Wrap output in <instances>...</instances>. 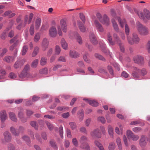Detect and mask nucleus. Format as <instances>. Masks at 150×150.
<instances>
[{"label": "nucleus", "mask_w": 150, "mask_h": 150, "mask_svg": "<svg viewBox=\"0 0 150 150\" xmlns=\"http://www.w3.org/2000/svg\"><path fill=\"white\" fill-rule=\"evenodd\" d=\"M8 77L11 79H14L16 77L17 75L14 73L11 72L9 74Z\"/></svg>", "instance_id": "nucleus-59"}, {"label": "nucleus", "mask_w": 150, "mask_h": 150, "mask_svg": "<svg viewBox=\"0 0 150 150\" xmlns=\"http://www.w3.org/2000/svg\"><path fill=\"white\" fill-rule=\"evenodd\" d=\"M16 52L14 53V56H6L3 59V60L7 63H11L13 62L15 59L16 56L17 52L18 51V49L16 50Z\"/></svg>", "instance_id": "nucleus-10"}, {"label": "nucleus", "mask_w": 150, "mask_h": 150, "mask_svg": "<svg viewBox=\"0 0 150 150\" xmlns=\"http://www.w3.org/2000/svg\"><path fill=\"white\" fill-rule=\"evenodd\" d=\"M91 136L93 138H100L101 137V134L99 132L98 129H96L91 132Z\"/></svg>", "instance_id": "nucleus-11"}, {"label": "nucleus", "mask_w": 150, "mask_h": 150, "mask_svg": "<svg viewBox=\"0 0 150 150\" xmlns=\"http://www.w3.org/2000/svg\"><path fill=\"white\" fill-rule=\"evenodd\" d=\"M30 69V66L29 65H26L21 73L19 75V77L21 79L24 78H27L31 76V75L28 71Z\"/></svg>", "instance_id": "nucleus-3"}, {"label": "nucleus", "mask_w": 150, "mask_h": 150, "mask_svg": "<svg viewBox=\"0 0 150 150\" xmlns=\"http://www.w3.org/2000/svg\"><path fill=\"white\" fill-rule=\"evenodd\" d=\"M132 130L135 133H138L142 131V129L138 127H134L132 129Z\"/></svg>", "instance_id": "nucleus-53"}, {"label": "nucleus", "mask_w": 150, "mask_h": 150, "mask_svg": "<svg viewBox=\"0 0 150 150\" xmlns=\"http://www.w3.org/2000/svg\"><path fill=\"white\" fill-rule=\"evenodd\" d=\"M46 123L49 129L50 130H52L53 128L52 125L47 122H46Z\"/></svg>", "instance_id": "nucleus-60"}, {"label": "nucleus", "mask_w": 150, "mask_h": 150, "mask_svg": "<svg viewBox=\"0 0 150 150\" xmlns=\"http://www.w3.org/2000/svg\"><path fill=\"white\" fill-rule=\"evenodd\" d=\"M139 136L138 135H135L134 134L130 139L133 141H136L139 139Z\"/></svg>", "instance_id": "nucleus-57"}, {"label": "nucleus", "mask_w": 150, "mask_h": 150, "mask_svg": "<svg viewBox=\"0 0 150 150\" xmlns=\"http://www.w3.org/2000/svg\"><path fill=\"white\" fill-rule=\"evenodd\" d=\"M147 72L146 70L144 69L143 68L141 70H140V73L141 74L142 76H144L146 74Z\"/></svg>", "instance_id": "nucleus-64"}, {"label": "nucleus", "mask_w": 150, "mask_h": 150, "mask_svg": "<svg viewBox=\"0 0 150 150\" xmlns=\"http://www.w3.org/2000/svg\"><path fill=\"white\" fill-rule=\"evenodd\" d=\"M9 115L10 119L11 120L15 122H16L17 120L15 114L12 112H9Z\"/></svg>", "instance_id": "nucleus-30"}, {"label": "nucleus", "mask_w": 150, "mask_h": 150, "mask_svg": "<svg viewBox=\"0 0 150 150\" xmlns=\"http://www.w3.org/2000/svg\"><path fill=\"white\" fill-rule=\"evenodd\" d=\"M22 139L26 142L28 145H29L30 142V138L28 136L26 135L22 137Z\"/></svg>", "instance_id": "nucleus-42"}, {"label": "nucleus", "mask_w": 150, "mask_h": 150, "mask_svg": "<svg viewBox=\"0 0 150 150\" xmlns=\"http://www.w3.org/2000/svg\"><path fill=\"white\" fill-rule=\"evenodd\" d=\"M10 131L15 136H18L19 134V132L17 129H16L14 127H11L10 128Z\"/></svg>", "instance_id": "nucleus-33"}, {"label": "nucleus", "mask_w": 150, "mask_h": 150, "mask_svg": "<svg viewBox=\"0 0 150 150\" xmlns=\"http://www.w3.org/2000/svg\"><path fill=\"white\" fill-rule=\"evenodd\" d=\"M40 38V34L39 33H36L34 38V41L36 42H38Z\"/></svg>", "instance_id": "nucleus-36"}, {"label": "nucleus", "mask_w": 150, "mask_h": 150, "mask_svg": "<svg viewBox=\"0 0 150 150\" xmlns=\"http://www.w3.org/2000/svg\"><path fill=\"white\" fill-rule=\"evenodd\" d=\"M146 138L144 136H142L140 140L139 144L141 146H144L146 145Z\"/></svg>", "instance_id": "nucleus-29"}, {"label": "nucleus", "mask_w": 150, "mask_h": 150, "mask_svg": "<svg viewBox=\"0 0 150 150\" xmlns=\"http://www.w3.org/2000/svg\"><path fill=\"white\" fill-rule=\"evenodd\" d=\"M18 116L23 122H25L26 121V119L24 116V111L23 109H20L19 111Z\"/></svg>", "instance_id": "nucleus-14"}, {"label": "nucleus", "mask_w": 150, "mask_h": 150, "mask_svg": "<svg viewBox=\"0 0 150 150\" xmlns=\"http://www.w3.org/2000/svg\"><path fill=\"white\" fill-rule=\"evenodd\" d=\"M35 31L34 29V25L33 24H32L30 28L29 33L31 35H33Z\"/></svg>", "instance_id": "nucleus-50"}, {"label": "nucleus", "mask_w": 150, "mask_h": 150, "mask_svg": "<svg viewBox=\"0 0 150 150\" xmlns=\"http://www.w3.org/2000/svg\"><path fill=\"white\" fill-rule=\"evenodd\" d=\"M60 24L63 32H67V28L66 20L64 19H61L60 21Z\"/></svg>", "instance_id": "nucleus-13"}, {"label": "nucleus", "mask_w": 150, "mask_h": 150, "mask_svg": "<svg viewBox=\"0 0 150 150\" xmlns=\"http://www.w3.org/2000/svg\"><path fill=\"white\" fill-rule=\"evenodd\" d=\"M118 126L119 128L116 127L115 128V131L118 135H122L123 133V127L121 124H119Z\"/></svg>", "instance_id": "nucleus-18"}, {"label": "nucleus", "mask_w": 150, "mask_h": 150, "mask_svg": "<svg viewBox=\"0 0 150 150\" xmlns=\"http://www.w3.org/2000/svg\"><path fill=\"white\" fill-rule=\"evenodd\" d=\"M49 45V41L46 38H44L42 40L41 46L42 50L44 51L45 50L48 48Z\"/></svg>", "instance_id": "nucleus-16"}, {"label": "nucleus", "mask_w": 150, "mask_h": 150, "mask_svg": "<svg viewBox=\"0 0 150 150\" xmlns=\"http://www.w3.org/2000/svg\"><path fill=\"white\" fill-rule=\"evenodd\" d=\"M95 26L97 30L100 32H103L104 30L101 25L97 21H95L94 22Z\"/></svg>", "instance_id": "nucleus-20"}, {"label": "nucleus", "mask_w": 150, "mask_h": 150, "mask_svg": "<svg viewBox=\"0 0 150 150\" xmlns=\"http://www.w3.org/2000/svg\"><path fill=\"white\" fill-rule=\"evenodd\" d=\"M50 35L52 37H54L56 36L57 31L55 28L54 27H51L49 30Z\"/></svg>", "instance_id": "nucleus-19"}, {"label": "nucleus", "mask_w": 150, "mask_h": 150, "mask_svg": "<svg viewBox=\"0 0 150 150\" xmlns=\"http://www.w3.org/2000/svg\"><path fill=\"white\" fill-rule=\"evenodd\" d=\"M146 48L148 52L150 53V40L148 41L146 44Z\"/></svg>", "instance_id": "nucleus-62"}, {"label": "nucleus", "mask_w": 150, "mask_h": 150, "mask_svg": "<svg viewBox=\"0 0 150 150\" xmlns=\"http://www.w3.org/2000/svg\"><path fill=\"white\" fill-rule=\"evenodd\" d=\"M132 38L129 36H127V40L128 43L131 45H133L134 43L137 44L139 42L140 39L138 37L137 34L134 33L132 34Z\"/></svg>", "instance_id": "nucleus-2"}, {"label": "nucleus", "mask_w": 150, "mask_h": 150, "mask_svg": "<svg viewBox=\"0 0 150 150\" xmlns=\"http://www.w3.org/2000/svg\"><path fill=\"white\" fill-rule=\"evenodd\" d=\"M97 119L98 121L100 122L103 124L105 122V120L104 117H99Z\"/></svg>", "instance_id": "nucleus-56"}, {"label": "nucleus", "mask_w": 150, "mask_h": 150, "mask_svg": "<svg viewBox=\"0 0 150 150\" xmlns=\"http://www.w3.org/2000/svg\"><path fill=\"white\" fill-rule=\"evenodd\" d=\"M26 62V59L25 58L21 59H19L14 63L13 67L16 69L21 68Z\"/></svg>", "instance_id": "nucleus-8"}, {"label": "nucleus", "mask_w": 150, "mask_h": 150, "mask_svg": "<svg viewBox=\"0 0 150 150\" xmlns=\"http://www.w3.org/2000/svg\"><path fill=\"white\" fill-rule=\"evenodd\" d=\"M59 133L60 134V135L61 137L62 138H63V127L62 126H60L59 127Z\"/></svg>", "instance_id": "nucleus-54"}, {"label": "nucleus", "mask_w": 150, "mask_h": 150, "mask_svg": "<svg viewBox=\"0 0 150 150\" xmlns=\"http://www.w3.org/2000/svg\"><path fill=\"white\" fill-rule=\"evenodd\" d=\"M39 48L38 47H35L34 48V50L32 54V57H35L38 52Z\"/></svg>", "instance_id": "nucleus-40"}, {"label": "nucleus", "mask_w": 150, "mask_h": 150, "mask_svg": "<svg viewBox=\"0 0 150 150\" xmlns=\"http://www.w3.org/2000/svg\"><path fill=\"white\" fill-rule=\"evenodd\" d=\"M117 44H118L119 45L120 50L122 52H124L125 50V49L123 45L122 44V43L121 42H120L119 43Z\"/></svg>", "instance_id": "nucleus-63"}, {"label": "nucleus", "mask_w": 150, "mask_h": 150, "mask_svg": "<svg viewBox=\"0 0 150 150\" xmlns=\"http://www.w3.org/2000/svg\"><path fill=\"white\" fill-rule=\"evenodd\" d=\"M8 50L6 48H0V57H2L7 52Z\"/></svg>", "instance_id": "nucleus-41"}, {"label": "nucleus", "mask_w": 150, "mask_h": 150, "mask_svg": "<svg viewBox=\"0 0 150 150\" xmlns=\"http://www.w3.org/2000/svg\"><path fill=\"white\" fill-rule=\"evenodd\" d=\"M4 139L7 142H10L11 139V136L10 133L8 131L5 132L4 134Z\"/></svg>", "instance_id": "nucleus-21"}, {"label": "nucleus", "mask_w": 150, "mask_h": 150, "mask_svg": "<svg viewBox=\"0 0 150 150\" xmlns=\"http://www.w3.org/2000/svg\"><path fill=\"white\" fill-rule=\"evenodd\" d=\"M60 42L62 47L63 49L67 50L68 49V44L64 38L62 39Z\"/></svg>", "instance_id": "nucleus-28"}, {"label": "nucleus", "mask_w": 150, "mask_h": 150, "mask_svg": "<svg viewBox=\"0 0 150 150\" xmlns=\"http://www.w3.org/2000/svg\"><path fill=\"white\" fill-rule=\"evenodd\" d=\"M108 132L110 137L112 138H113V128L110 125H109L108 127Z\"/></svg>", "instance_id": "nucleus-27"}, {"label": "nucleus", "mask_w": 150, "mask_h": 150, "mask_svg": "<svg viewBox=\"0 0 150 150\" xmlns=\"http://www.w3.org/2000/svg\"><path fill=\"white\" fill-rule=\"evenodd\" d=\"M89 55L88 53H86L84 55L83 57V59L85 61L88 63H90L91 62L90 60L88 57Z\"/></svg>", "instance_id": "nucleus-37"}, {"label": "nucleus", "mask_w": 150, "mask_h": 150, "mask_svg": "<svg viewBox=\"0 0 150 150\" xmlns=\"http://www.w3.org/2000/svg\"><path fill=\"white\" fill-rule=\"evenodd\" d=\"M87 138L85 136H82L81 137L80 141L82 143L81 147L84 149L88 150L90 149V147L88 144L86 143L83 144L84 142L87 141Z\"/></svg>", "instance_id": "nucleus-9"}, {"label": "nucleus", "mask_w": 150, "mask_h": 150, "mask_svg": "<svg viewBox=\"0 0 150 150\" xmlns=\"http://www.w3.org/2000/svg\"><path fill=\"white\" fill-rule=\"evenodd\" d=\"M70 127L72 130L76 129L77 127L75 122H71L69 123Z\"/></svg>", "instance_id": "nucleus-38"}, {"label": "nucleus", "mask_w": 150, "mask_h": 150, "mask_svg": "<svg viewBox=\"0 0 150 150\" xmlns=\"http://www.w3.org/2000/svg\"><path fill=\"white\" fill-rule=\"evenodd\" d=\"M69 56L72 58H76L79 57V53L74 50H71L69 52Z\"/></svg>", "instance_id": "nucleus-24"}, {"label": "nucleus", "mask_w": 150, "mask_h": 150, "mask_svg": "<svg viewBox=\"0 0 150 150\" xmlns=\"http://www.w3.org/2000/svg\"><path fill=\"white\" fill-rule=\"evenodd\" d=\"M78 114L79 115V120L80 121H81L83 119L84 115L83 110H79L78 113Z\"/></svg>", "instance_id": "nucleus-39"}, {"label": "nucleus", "mask_w": 150, "mask_h": 150, "mask_svg": "<svg viewBox=\"0 0 150 150\" xmlns=\"http://www.w3.org/2000/svg\"><path fill=\"white\" fill-rule=\"evenodd\" d=\"M100 22L103 24L108 25L110 24V21L107 16L104 15L102 17V19L100 20Z\"/></svg>", "instance_id": "nucleus-17"}, {"label": "nucleus", "mask_w": 150, "mask_h": 150, "mask_svg": "<svg viewBox=\"0 0 150 150\" xmlns=\"http://www.w3.org/2000/svg\"><path fill=\"white\" fill-rule=\"evenodd\" d=\"M133 134V132L129 130H127L126 131V134L129 139L130 138Z\"/></svg>", "instance_id": "nucleus-51"}, {"label": "nucleus", "mask_w": 150, "mask_h": 150, "mask_svg": "<svg viewBox=\"0 0 150 150\" xmlns=\"http://www.w3.org/2000/svg\"><path fill=\"white\" fill-rule=\"evenodd\" d=\"M107 69L108 70L110 74L111 75H114L113 71L112 69V67L109 65H108L107 66Z\"/></svg>", "instance_id": "nucleus-61"}, {"label": "nucleus", "mask_w": 150, "mask_h": 150, "mask_svg": "<svg viewBox=\"0 0 150 150\" xmlns=\"http://www.w3.org/2000/svg\"><path fill=\"white\" fill-rule=\"evenodd\" d=\"M113 37L115 41V42H117V43H118L121 42L120 39L118 36L117 34L116 33H114L113 34Z\"/></svg>", "instance_id": "nucleus-43"}, {"label": "nucleus", "mask_w": 150, "mask_h": 150, "mask_svg": "<svg viewBox=\"0 0 150 150\" xmlns=\"http://www.w3.org/2000/svg\"><path fill=\"white\" fill-rule=\"evenodd\" d=\"M144 16L143 15L141 11H139L137 14L140 18L143 20L145 22H146L144 16L147 19L150 20V12L146 9H144Z\"/></svg>", "instance_id": "nucleus-5"}, {"label": "nucleus", "mask_w": 150, "mask_h": 150, "mask_svg": "<svg viewBox=\"0 0 150 150\" xmlns=\"http://www.w3.org/2000/svg\"><path fill=\"white\" fill-rule=\"evenodd\" d=\"M48 70L47 68L42 69L40 70V73L41 74H47V73Z\"/></svg>", "instance_id": "nucleus-58"}, {"label": "nucleus", "mask_w": 150, "mask_h": 150, "mask_svg": "<svg viewBox=\"0 0 150 150\" xmlns=\"http://www.w3.org/2000/svg\"><path fill=\"white\" fill-rule=\"evenodd\" d=\"M137 29L140 34L145 35L148 34L149 31L148 29L145 26L143 25L139 22L137 23Z\"/></svg>", "instance_id": "nucleus-1"}, {"label": "nucleus", "mask_w": 150, "mask_h": 150, "mask_svg": "<svg viewBox=\"0 0 150 150\" xmlns=\"http://www.w3.org/2000/svg\"><path fill=\"white\" fill-rule=\"evenodd\" d=\"M28 47L27 45H24L23 46L22 52V55L23 56L28 51Z\"/></svg>", "instance_id": "nucleus-47"}, {"label": "nucleus", "mask_w": 150, "mask_h": 150, "mask_svg": "<svg viewBox=\"0 0 150 150\" xmlns=\"http://www.w3.org/2000/svg\"><path fill=\"white\" fill-rule=\"evenodd\" d=\"M89 38L91 42L93 45H96L97 44V41L93 34L91 33L90 35Z\"/></svg>", "instance_id": "nucleus-25"}, {"label": "nucleus", "mask_w": 150, "mask_h": 150, "mask_svg": "<svg viewBox=\"0 0 150 150\" xmlns=\"http://www.w3.org/2000/svg\"><path fill=\"white\" fill-rule=\"evenodd\" d=\"M50 144L51 146L55 149H57L58 147L56 145V143L53 140H50Z\"/></svg>", "instance_id": "nucleus-49"}, {"label": "nucleus", "mask_w": 150, "mask_h": 150, "mask_svg": "<svg viewBox=\"0 0 150 150\" xmlns=\"http://www.w3.org/2000/svg\"><path fill=\"white\" fill-rule=\"evenodd\" d=\"M83 100L93 106L96 107L98 105V102L95 100H91L86 98H84Z\"/></svg>", "instance_id": "nucleus-23"}, {"label": "nucleus", "mask_w": 150, "mask_h": 150, "mask_svg": "<svg viewBox=\"0 0 150 150\" xmlns=\"http://www.w3.org/2000/svg\"><path fill=\"white\" fill-rule=\"evenodd\" d=\"M13 23V21L11 20L10 21V25H11L10 27L7 28L4 32L1 35V38L2 40H4L6 37V34L8 31L11 28Z\"/></svg>", "instance_id": "nucleus-15"}, {"label": "nucleus", "mask_w": 150, "mask_h": 150, "mask_svg": "<svg viewBox=\"0 0 150 150\" xmlns=\"http://www.w3.org/2000/svg\"><path fill=\"white\" fill-rule=\"evenodd\" d=\"M108 39L110 45H114L115 44V42L112 41V36L110 33H108L107 34Z\"/></svg>", "instance_id": "nucleus-35"}, {"label": "nucleus", "mask_w": 150, "mask_h": 150, "mask_svg": "<svg viewBox=\"0 0 150 150\" xmlns=\"http://www.w3.org/2000/svg\"><path fill=\"white\" fill-rule=\"evenodd\" d=\"M116 141L119 149L120 150H122V146L121 139L119 137H117L116 139Z\"/></svg>", "instance_id": "nucleus-34"}, {"label": "nucleus", "mask_w": 150, "mask_h": 150, "mask_svg": "<svg viewBox=\"0 0 150 150\" xmlns=\"http://www.w3.org/2000/svg\"><path fill=\"white\" fill-rule=\"evenodd\" d=\"M69 36L70 39L75 38L77 42L79 45H81L83 43L82 39L79 34L77 33H71L69 34Z\"/></svg>", "instance_id": "nucleus-6"}, {"label": "nucleus", "mask_w": 150, "mask_h": 150, "mask_svg": "<svg viewBox=\"0 0 150 150\" xmlns=\"http://www.w3.org/2000/svg\"><path fill=\"white\" fill-rule=\"evenodd\" d=\"M41 23V19L39 18H37L35 22V28L36 30L39 29Z\"/></svg>", "instance_id": "nucleus-32"}, {"label": "nucleus", "mask_w": 150, "mask_h": 150, "mask_svg": "<svg viewBox=\"0 0 150 150\" xmlns=\"http://www.w3.org/2000/svg\"><path fill=\"white\" fill-rule=\"evenodd\" d=\"M55 51L56 54L59 55L60 53L61 49L59 46L58 45H56L55 48Z\"/></svg>", "instance_id": "nucleus-48"}, {"label": "nucleus", "mask_w": 150, "mask_h": 150, "mask_svg": "<svg viewBox=\"0 0 150 150\" xmlns=\"http://www.w3.org/2000/svg\"><path fill=\"white\" fill-rule=\"evenodd\" d=\"M95 56L97 58L102 61H105V59L104 57H103L102 55L98 54H95Z\"/></svg>", "instance_id": "nucleus-52"}, {"label": "nucleus", "mask_w": 150, "mask_h": 150, "mask_svg": "<svg viewBox=\"0 0 150 150\" xmlns=\"http://www.w3.org/2000/svg\"><path fill=\"white\" fill-rule=\"evenodd\" d=\"M77 24L79 29L81 32L84 33L86 31V27L80 21H78Z\"/></svg>", "instance_id": "nucleus-22"}, {"label": "nucleus", "mask_w": 150, "mask_h": 150, "mask_svg": "<svg viewBox=\"0 0 150 150\" xmlns=\"http://www.w3.org/2000/svg\"><path fill=\"white\" fill-rule=\"evenodd\" d=\"M0 118L2 122H4L6 119L7 116L5 111L3 110L1 112Z\"/></svg>", "instance_id": "nucleus-26"}, {"label": "nucleus", "mask_w": 150, "mask_h": 150, "mask_svg": "<svg viewBox=\"0 0 150 150\" xmlns=\"http://www.w3.org/2000/svg\"><path fill=\"white\" fill-rule=\"evenodd\" d=\"M140 73V69L137 67H134L132 75L133 78L135 79H138L139 78V74Z\"/></svg>", "instance_id": "nucleus-12"}, {"label": "nucleus", "mask_w": 150, "mask_h": 150, "mask_svg": "<svg viewBox=\"0 0 150 150\" xmlns=\"http://www.w3.org/2000/svg\"><path fill=\"white\" fill-rule=\"evenodd\" d=\"M112 22L114 29L116 32H118L119 30L118 26L115 20L114 19H112Z\"/></svg>", "instance_id": "nucleus-31"}, {"label": "nucleus", "mask_w": 150, "mask_h": 150, "mask_svg": "<svg viewBox=\"0 0 150 150\" xmlns=\"http://www.w3.org/2000/svg\"><path fill=\"white\" fill-rule=\"evenodd\" d=\"M30 125L35 129H37L38 128V125L37 123L35 121H32L30 122Z\"/></svg>", "instance_id": "nucleus-55"}, {"label": "nucleus", "mask_w": 150, "mask_h": 150, "mask_svg": "<svg viewBox=\"0 0 150 150\" xmlns=\"http://www.w3.org/2000/svg\"><path fill=\"white\" fill-rule=\"evenodd\" d=\"M39 60L38 59H35L32 63L31 67L33 68H35L37 67Z\"/></svg>", "instance_id": "nucleus-45"}, {"label": "nucleus", "mask_w": 150, "mask_h": 150, "mask_svg": "<svg viewBox=\"0 0 150 150\" xmlns=\"http://www.w3.org/2000/svg\"><path fill=\"white\" fill-rule=\"evenodd\" d=\"M133 59L134 62L140 65H143L144 64V58L140 55H137L134 56Z\"/></svg>", "instance_id": "nucleus-7"}, {"label": "nucleus", "mask_w": 150, "mask_h": 150, "mask_svg": "<svg viewBox=\"0 0 150 150\" xmlns=\"http://www.w3.org/2000/svg\"><path fill=\"white\" fill-rule=\"evenodd\" d=\"M117 20L119 22L120 27L123 28L124 25H125V33L127 35V36H129V29L128 26L126 24V22L125 19H121L119 17L117 18Z\"/></svg>", "instance_id": "nucleus-4"}, {"label": "nucleus", "mask_w": 150, "mask_h": 150, "mask_svg": "<svg viewBox=\"0 0 150 150\" xmlns=\"http://www.w3.org/2000/svg\"><path fill=\"white\" fill-rule=\"evenodd\" d=\"M47 59L46 58L42 57L41 59L40 64L41 65H44L46 64L47 62Z\"/></svg>", "instance_id": "nucleus-46"}, {"label": "nucleus", "mask_w": 150, "mask_h": 150, "mask_svg": "<svg viewBox=\"0 0 150 150\" xmlns=\"http://www.w3.org/2000/svg\"><path fill=\"white\" fill-rule=\"evenodd\" d=\"M115 147V145L114 142H111L110 143L108 147L109 150H114Z\"/></svg>", "instance_id": "nucleus-44"}]
</instances>
